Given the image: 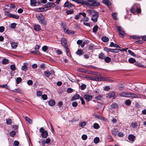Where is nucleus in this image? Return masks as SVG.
<instances>
[{
    "instance_id": "61",
    "label": "nucleus",
    "mask_w": 146,
    "mask_h": 146,
    "mask_svg": "<svg viewBox=\"0 0 146 146\" xmlns=\"http://www.w3.org/2000/svg\"><path fill=\"white\" fill-rule=\"evenodd\" d=\"M82 139L84 140H86L87 139V136L86 135H83L82 137Z\"/></svg>"
},
{
    "instance_id": "1",
    "label": "nucleus",
    "mask_w": 146,
    "mask_h": 146,
    "mask_svg": "<svg viewBox=\"0 0 146 146\" xmlns=\"http://www.w3.org/2000/svg\"><path fill=\"white\" fill-rule=\"evenodd\" d=\"M86 12L88 13L89 16L92 15L91 19L94 22H96L98 20V18L99 17V13L94 10L88 9L86 10Z\"/></svg>"
},
{
    "instance_id": "40",
    "label": "nucleus",
    "mask_w": 146,
    "mask_h": 146,
    "mask_svg": "<svg viewBox=\"0 0 146 146\" xmlns=\"http://www.w3.org/2000/svg\"><path fill=\"white\" fill-rule=\"evenodd\" d=\"M90 80H97L98 78L96 77H89L88 78Z\"/></svg>"
},
{
    "instance_id": "22",
    "label": "nucleus",
    "mask_w": 146,
    "mask_h": 146,
    "mask_svg": "<svg viewBox=\"0 0 146 146\" xmlns=\"http://www.w3.org/2000/svg\"><path fill=\"white\" fill-rule=\"evenodd\" d=\"M34 29L36 31H37L40 29V26L38 25H35L34 26Z\"/></svg>"
},
{
    "instance_id": "25",
    "label": "nucleus",
    "mask_w": 146,
    "mask_h": 146,
    "mask_svg": "<svg viewBox=\"0 0 146 146\" xmlns=\"http://www.w3.org/2000/svg\"><path fill=\"white\" fill-rule=\"evenodd\" d=\"M38 9L40 12H43L46 11L48 9H47V7H46L39 8Z\"/></svg>"
},
{
    "instance_id": "3",
    "label": "nucleus",
    "mask_w": 146,
    "mask_h": 146,
    "mask_svg": "<svg viewBox=\"0 0 146 146\" xmlns=\"http://www.w3.org/2000/svg\"><path fill=\"white\" fill-rule=\"evenodd\" d=\"M36 18L41 24L45 25L46 24V21L45 20L44 17L42 15L37 14L36 15Z\"/></svg>"
},
{
    "instance_id": "53",
    "label": "nucleus",
    "mask_w": 146,
    "mask_h": 146,
    "mask_svg": "<svg viewBox=\"0 0 146 146\" xmlns=\"http://www.w3.org/2000/svg\"><path fill=\"white\" fill-rule=\"evenodd\" d=\"M131 101L129 100H127L125 101V104L127 105H129L131 104Z\"/></svg>"
},
{
    "instance_id": "23",
    "label": "nucleus",
    "mask_w": 146,
    "mask_h": 146,
    "mask_svg": "<svg viewBox=\"0 0 146 146\" xmlns=\"http://www.w3.org/2000/svg\"><path fill=\"white\" fill-rule=\"evenodd\" d=\"M83 51L81 49H78L76 52V54L80 56L83 54Z\"/></svg>"
},
{
    "instance_id": "44",
    "label": "nucleus",
    "mask_w": 146,
    "mask_h": 146,
    "mask_svg": "<svg viewBox=\"0 0 146 146\" xmlns=\"http://www.w3.org/2000/svg\"><path fill=\"white\" fill-rule=\"evenodd\" d=\"M75 1L78 4L81 3L83 4L84 3V1L82 0H76Z\"/></svg>"
},
{
    "instance_id": "49",
    "label": "nucleus",
    "mask_w": 146,
    "mask_h": 146,
    "mask_svg": "<svg viewBox=\"0 0 146 146\" xmlns=\"http://www.w3.org/2000/svg\"><path fill=\"white\" fill-rule=\"evenodd\" d=\"M42 49L43 51L45 52L48 49V47L46 46H44L42 47Z\"/></svg>"
},
{
    "instance_id": "26",
    "label": "nucleus",
    "mask_w": 146,
    "mask_h": 146,
    "mask_svg": "<svg viewBox=\"0 0 146 146\" xmlns=\"http://www.w3.org/2000/svg\"><path fill=\"white\" fill-rule=\"evenodd\" d=\"M62 26L64 32H65L66 31V30L68 29H67L68 28L66 24L62 23Z\"/></svg>"
},
{
    "instance_id": "6",
    "label": "nucleus",
    "mask_w": 146,
    "mask_h": 146,
    "mask_svg": "<svg viewBox=\"0 0 146 146\" xmlns=\"http://www.w3.org/2000/svg\"><path fill=\"white\" fill-rule=\"evenodd\" d=\"M117 31L119 33V36L121 37H123L124 35L125 34L124 31H123V29L121 28L120 26H118L117 28Z\"/></svg>"
},
{
    "instance_id": "31",
    "label": "nucleus",
    "mask_w": 146,
    "mask_h": 146,
    "mask_svg": "<svg viewBox=\"0 0 146 146\" xmlns=\"http://www.w3.org/2000/svg\"><path fill=\"white\" fill-rule=\"evenodd\" d=\"M25 119L30 124H31L32 122V120L28 117L26 116L25 117Z\"/></svg>"
},
{
    "instance_id": "9",
    "label": "nucleus",
    "mask_w": 146,
    "mask_h": 146,
    "mask_svg": "<svg viewBox=\"0 0 146 146\" xmlns=\"http://www.w3.org/2000/svg\"><path fill=\"white\" fill-rule=\"evenodd\" d=\"M46 7H47V9L48 8H50L51 7H54L55 6V4L53 3L48 2L45 5Z\"/></svg>"
},
{
    "instance_id": "8",
    "label": "nucleus",
    "mask_w": 146,
    "mask_h": 146,
    "mask_svg": "<svg viewBox=\"0 0 146 146\" xmlns=\"http://www.w3.org/2000/svg\"><path fill=\"white\" fill-rule=\"evenodd\" d=\"M115 95V92H110L109 94H107L106 96V97L109 98H113V99H114L115 98L114 97Z\"/></svg>"
},
{
    "instance_id": "55",
    "label": "nucleus",
    "mask_w": 146,
    "mask_h": 146,
    "mask_svg": "<svg viewBox=\"0 0 146 146\" xmlns=\"http://www.w3.org/2000/svg\"><path fill=\"white\" fill-rule=\"evenodd\" d=\"M73 13V11L72 10H67L66 11V13L68 14H72Z\"/></svg>"
},
{
    "instance_id": "5",
    "label": "nucleus",
    "mask_w": 146,
    "mask_h": 146,
    "mask_svg": "<svg viewBox=\"0 0 146 146\" xmlns=\"http://www.w3.org/2000/svg\"><path fill=\"white\" fill-rule=\"evenodd\" d=\"M128 97L134 98H140L141 97V95L137 94L134 93L128 92Z\"/></svg>"
},
{
    "instance_id": "19",
    "label": "nucleus",
    "mask_w": 146,
    "mask_h": 146,
    "mask_svg": "<svg viewBox=\"0 0 146 146\" xmlns=\"http://www.w3.org/2000/svg\"><path fill=\"white\" fill-rule=\"evenodd\" d=\"M55 101L53 100H51L48 102V104L51 106H53L55 105Z\"/></svg>"
},
{
    "instance_id": "60",
    "label": "nucleus",
    "mask_w": 146,
    "mask_h": 146,
    "mask_svg": "<svg viewBox=\"0 0 146 146\" xmlns=\"http://www.w3.org/2000/svg\"><path fill=\"white\" fill-rule=\"evenodd\" d=\"M10 14H10L9 13L8 11H5L4 13L5 15L6 16H7V17H9V15H10Z\"/></svg>"
},
{
    "instance_id": "45",
    "label": "nucleus",
    "mask_w": 146,
    "mask_h": 146,
    "mask_svg": "<svg viewBox=\"0 0 146 146\" xmlns=\"http://www.w3.org/2000/svg\"><path fill=\"white\" fill-rule=\"evenodd\" d=\"M8 60L7 59H4L2 61V63L3 64H6L8 63Z\"/></svg>"
},
{
    "instance_id": "50",
    "label": "nucleus",
    "mask_w": 146,
    "mask_h": 146,
    "mask_svg": "<svg viewBox=\"0 0 146 146\" xmlns=\"http://www.w3.org/2000/svg\"><path fill=\"white\" fill-rule=\"evenodd\" d=\"M15 132L14 131H13L10 132V135L12 137H13L15 134Z\"/></svg>"
},
{
    "instance_id": "7",
    "label": "nucleus",
    "mask_w": 146,
    "mask_h": 146,
    "mask_svg": "<svg viewBox=\"0 0 146 146\" xmlns=\"http://www.w3.org/2000/svg\"><path fill=\"white\" fill-rule=\"evenodd\" d=\"M84 97L87 102H89L90 100H91L93 98L92 96L88 94L85 95Z\"/></svg>"
},
{
    "instance_id": "59",
    "label": "nucleus",
    "mask_w": 146,
    "mask_h": 146,
    "mask_svg": "<svg viewBox=\"0 0 146 146\" xmlns=\"http://www.w3.org/2000/svg\"><path fill=\"white\" fill-rule=\"evenodd\" d=\"M16 25V24L15 23H12L10 27L11 28H13V29H14Z\"/></svg>"
},
{
    "instance_id": "42",
    "label": "nucleus",
    "mask_w": 146,
    "mask_h": 146,
    "mask_svg": "<svg viewBox=\"0 0 146 146\" xmlns=\"http://www.w3.org/2000/svg\"><path fill=\"white\" fill-rule=\"evenodd\" d=\"M128 52L132 56H135L136 55L131 50H128Z\"/></svg>"
},
{
    "instance_id": "20",
    "label": "nucleus",
    "mask_w": 146,
    "mask_h": 146,
    "mask_svg": "<svg viewBox=\"0 0 146 146\" xmlns=\"http://www.w3.org/2000/svg\"><path fill=\"white\" fill-rule=\"evenodd\" d=\"M44 76L46 77H48L50 75V72L47 70L44 72Z\"/></svg>"
},
{
    "instance_id": "21",
    "label": "nucleus",
    "mask_w": 146,
    "mask_h": 146,
    "mask_svg": "<svg viewBox=\"0 0 146 146\" xmlns=\"http://www.w3.org/2000/svg\"><path fill=\"white\" fill-rule=\"evenodd\" d=\"M9 17H12L13 18L15 19H18L19 17V16L17 15H16L13 14H11L10 15H9Z\"/></svg>"
},
{
    "instance_id": "11",
    "label": "nucleus",
    "mask_w": 146,
    "mask_h": 146,
    "mask_svg": "<svg viewBox=\"0 0 146 146\" xmlns=\"http://www.w3.org/2000/svg\"><path fill=\"white\" fill-rule=\"evenodd\" d=\"M80 98V95L78 94H76L71 98L70 101H72L73 100L79 99Z\"/></svg>"
},
{
    "instance_id": "10",
    "label": "nucleus",
    "mask_w": 146,
    "mask_h": 146,
    "mask_svg": "<svg viewBox=\"0 0 146 146\" xmlns=\"http://www.w3.org/2000/svg\"><path fill=\"white\" fill-rule=\"evenodd\" d=\"M61 43L64 47H67V44L65 38H62L61 40Z\"/></svg>"
},
{
    "instance_id": "38",
    "label": "nucleus",
    "mask_w": 146,
    "mask_h": 146,
    "mask_svg": "<svg viewBox=\"0 0 146 146\" xmlns=\"http://www.w3.org/2000/svg\"><path fill=\"white\" fill-rule=\"evenodd\" d=\"M105 61L107 63L110 62L111 60V59L110 58L108 57H107L105 58Z\"/></svg>"
},
{
    "instance_id": "16",
    "label": "nucleus",
    "mask_w": 146,
    "mask_h": 146,
    "mask_svg": "<svg viewBox=\"0 0 146 146\" xmlns=\"http://www.w3.org/2000/svg\"><path fill=\"white\" fill-rule=\"evenodd\" d=\"M31 5L32 6H36L37 3V1L36 0H31Z\"/></svg>"
},
{
    "instance_id": "34",
    "label": "nucleus",
    "mask_w": 146,
    "mask_h": 146,
    "mask_svg": "<svg viewBox=\"0 0 146 146\" xmlns=\"http://www.w3.org/2000/svg\"><path fill=\"white\" fill-rule=\"evenodd\" d=\"M100 141V139L98 137H96L94 139V142L96 143L97 144Z\"/></svg>"
},
{
    "instance_id": "46",
    "label": "nucleus",
    "mask_w": 146,
    "mask_h": 146,
    "mask_svg": "<svg viewBox=\"0 0 146 146\" xmlns=\"http://www.w3.org/2000/svg\"><path fill=\"white\" fill-rule=\"evenodd\" d=\"M89 48L90 50L94 49L95 48V46L94 44H91L89 45Z\"/></svg>"
},
{
    "instance_id": "37",
    "label": "nucleus",
    "mask_w": 146,
    "mask_h": 146,
    "mask_svg": "<svg viewBox=\"0 0 146 146\" xmlns=\"http://www.w3.org/2000/svg\"><path fill=\"white\" fill-rule=\"evenodd\" d=\"M6 122L7 125H11L12 123V121L11 119L9 118L6 119Z\"/></svg>"
},
{
    "instance_id": "24",
    "label": "nucleus",
    "mask_w": 146,
    "mask_h": 146,
    "mask_svg": "<svg viewBox=\"0 0 146 146\" xmlns=\"http://www.w3.org/2000/svg\"><path fill=\"white\" fill-rule=\"evenodd\" d=\"M102 40L104 42H107L109 41V39L107 37L105 36L102 37Z\"/></svg>"
},
{
    "instance_id": "47",
    "label": "nucleus",
    "mask_w": 146,
    "mask_h": 146,
    "mask_svg": "<svg viewBox=\"0 0 146 146\" xmlns=\"http://www.w3.org/2000/svg\"><path fill=\"white\" fill-rule=\"evenodd\" d=\"M78 105V103L77 102H74L72 103V106L74 107H76Z\"/></svg>"
},
{
    "instance_id": "14",
    "label": "nucleus",
    "mask_w": 146,
    "mask_h": 146,
    "mask_svg": "<svg viewBox=\"0 0 146 146\" xmlns=\"http://www.w3.org/2000/svg\"><path fill=\"white\" fill-rule=\"evenodd\" d=\"M113 135L116 136L117 135L118 131L117 129H114L111 131Z\"/></svg>"
},
{
    "instance_id": "48",
    "label": "nucleus",
    "mask_w": 146,
    "mask_h": 146,
    "mask_svg": "<svg viewBox=\"0 0 146 146\" xmlns=\"http://www.w3.org/2000/svg\"><path fill=\"white\" fill-rule=\"evenodd\" d=\"M11 69L12 70V71H14L15 70L16 67L15 65H11L10 66Z\"/></svg>"
},
{
    "instance_id": "27",
    "label": "nucleus",
    "mask_w": 146,
    "mask_h": 146,
    "mask_svg": "<svg viewBox=\"0 0 146 146\" xmlns=\"http://www.w3.org/2000/svg\"><path fill=\"white\" fill-rule=\"evenodd\" d=\"M128 62L130 63H133L136 62V60L135 59L131 58L129 59Z\"/></svg>"
},
{
    "instance_id": "30",
    "label": "nucleus",
    "mask_w": 146,
    "mask_h": 146,
    "mask_svg": "<svg viewBox=\"0 0 146 146\" xmlns=\"http://www.w3.org/2000/svg\"><path fill=\"white\" fill-rule=\"evenodd\" d=\"M86 123L85 121H82L79 123V126L80 127H83L86 124Z\"/></svg>"
},
{
    "instance_id": "2",
    "label": "nucleus",
    "mask_w": 146,
    "mask_h": 146,
    "mask_svg": "<svg viewBox=\"0 0 146 146\" xmlns=\"http://www.w3.org/2000/svg\"><path fill=\"white\" fill-rule=\"evenodd\" d=\"M88 2H86L85 4L88 7L93 9L95 7H98L100 5V3L99 2L93 0H88Z\"/></svg>"
},
{
    "instance_id": "35",
    "label": "nucleus",
    "mask_w": 146,
    "mask_h": 146,
    "mask_svg": "<svg viewBox=\"0 0 146 146\" xmlns=\"http://www.w3.org/2000/svg\"><path fill=\"white\" fill-rule=\"evenodd\" d=\"M98 27L97 26H95L93 28L92 30L94 33H96L98 30Z\"/></svg>"
},
{
    "instance_id": "57",
    "label": "nucleus",
    "mask_w": 146,
    "mask_h": 146,
    "mask_svg": "<svg viewBox=\"0 0 146 146\" xmlns=\"http://www.w3.org/2000/svg\"><path fill=\"white\" fill-rule=\"evenodd\" d=\"M42 99L44 100H46L47 98V96L46 95L44 94L42 95Z\"/></svg>"
},
{
    "instance_id": "41",
    "label": "nucleus",
    "mask_w": 146,
    "mask_h": 146,
    "mask_svg": "<svg viewBox=\"0 0 146 146\" xmlns=\"http://www.w3.org/2000/svg\"><path fill=\"white\" fill-rule=\"evenodd\" d=\"M112 16L113 17V18L115 20H117V14L115 13H113L112 14Z\"/></svg>"
},
{
    "instance_id": "56",
    "label": "nucleus",
    "mask_w": 146,
    "mask_h": 146,
    "mask_svg": "<svg viewBox=\"0 0 146 146\" xmlns=\"http://www.w3.org/2000/svg\"><path fill=\"white\" fill-rule=\"evenodd\" d=\"M42 94V92L40 91H38L37 92L36 95L38 96H41V95Z\"/></svg>"
},
{
    "instance_id": "36",
    "label": "nucleus",
    "mask_w": 146,
    "mask_h": 146,
    "mask_svg": "<svg viewBox=\"0 0 146 146\" xmlns=\"http://www.w3.org/2000/svg\"><path fill=\"white\" fill-rule=\"evenodd\" d=\"M93 127L95 129H98L100 127V126L98 124L95 123L93 125Z\"/></svg>"
},
{
    "instance_id": "28",
    "label": "nucleus",
    "mask_w": 146,
    "mask_h": 146,
    "mask_svg": "<svg viewBox=\"0 0 146 146\" xmlns=\"http://www.w3.org/2000/svg\"><path fill=\"white\" fill-rule=\"evenodd\" d=\"M65 33H67L68 34H71V35H73L74 34V32L73 31L69 30L68 29H67L66 30V31L65 32Z\"/></svg>"
},
{
    "instance_id": "4",
    "label": "nucleus",
    "mask_w": 146,
    "mask_h": 146,
    "mask_svg": "<svg viewBox=\"0 0 146 146\" xmlns=\"http://www.w3.org/2000/svg\"><path fill=\"white\" fill-rule=\"evenodd\" d=\"M39 131L41 133L42 137L43 138H46L48 135V133L47 131L44 130L43 127H41L39 129Z\"/></svg>"
},
{
    "instance_id": "15",
    "label": "nucleus",
    "mask_w": 146,
    "mask_h": 146,
    "mask_svg": "<svg viewBox=\"0 0 146 146\" xmlns=\"http://www.w3.org/2000/svg\"><path fill=\"white\" fill-rule=\"evenodd\" d=\"M104 3L107 6L110 5L111 3L109 0H103Z\"/></svg>"
},
{
    "instance_id": "62",
    "label": "nucleus",
    "mask_w": 146,
    "mask_h": 146,
    "mask_svg": "<svg viewBox=\"0 0 146 146\" xmlns=\"http://www.w3.org/2000/svg\"><path fill=\"white\" fill-rule=\"evenodd\" d=\"M86 85L84 84L82 85L81 86V87H80L81 89L82 90H84L86 88Z\"/></svg>"
},
{
    "instance_id": "54",
    "label": "nucleus",
    "mask_w": 146,
    "mask_h": 146,
    "mask_svg": "<svg viewBox=\"0 0 146 146\" xmlns=\"http://www.w3.org/2000/svg\"><path fill=\"white\" fill-rule=\"evenodd\" d=\"M27 69V67L26 65H24L22 67V70L24 71H26Z\"/></svg>"
},
{
    "instance_id": "43",
    "label": "nucleus",
    "mask_w": 146,
    "mask_h": 146,
    "mask_svg": "<svg viewBox=\"0 0 146 146\" xmlns=\"http://www.w3.org/2000/svg\"><path fill=\"white\" fill-rule=\"evenodd\" d=\"M44 140L45 141L46 144H49L50 143L51 141L50 139L49 138H48L46 139H44Z\"/></svg>"
},
{
    "instance_id": "29",
    "label": "nucleus",
    "mask_w": 146,
    "mask_h": 146,
    "mask_svg": "<svg viewBox=\"0 0 146 146\" xmlns=\"http://www.w3.org/2000/svg\"><path fill=\"white\" fill-rule=\"evenodd\" d=\"M105 55L102 53H101L99 55V58L100 59H104L105 58Z\"/></svg>"
},
{
    "instance_id": "18",
    "label": "nucleus",
    "mask_w": 146,
    "mask_h": 146,
    "mask_svg": "<svg viewBox=\"0 0 146 146\" xmlns=\"http://www.w3.org/2000/svg\"><path fill=\"white\" fill-rule=\"evenodd\" d=\"M128 92H123L121 93L120 94V95L121 96L128 97Z\"/></svg>"
},
{
    "instance_id": "58",
    "label": "nucleus",
    "mask_w": 146,
    "mask_h": 146,
    "mask_svg": "<svg viewBox=\"0 0 146 146\" xmlns=\"http://www.w3.org/2000/svg\"><path fill=\"white\" fill-rule=\"evenodd\" d=\"M135 64L136 65H137V66H138L140 67H144V65H143L139 63H135Z\"/></svg>"
},
{
    "instance_id": "17",
    "label": "nucleus",
    "mask_w": 146,
    "mask_h": 146,
    "mask_svg": "<svg viewBox=\"0 0 146 146\" xmlns=\"http://www.w3.org/2000/svg\"><path fill=\"white\" fill-rule=\"evenodd\" d=\"M11 46L13 49L16 48L17 46V44L15 42H13L11 43Z\"/></svg>"
},
{
    "instance_id": "39",
    "label": "nucleus",
    "mask_w": 146,
    "mask_h": 146,
    "mask_svg": "<svg viewBox=\"0 0 146 146\" xmlns=\"http://www.w3.org/2000/svg\"><path fill=\"white\" fill-rule=\"evenodd\" d=\"M111 107L112 108H118L117 105L115 103H113L111 105Z\"/></svg>"
},
{
    "instance_id": "12",
    "label": "nucleus",
    "mask_w": 146,
    "mask_h": 146,
    "mask_svg": "<svg viewBox=\"0 0 146 146\" xmlns=\"http://www.w3.org/2000/svg\"><path fill=\"white\" fill-rule=\"evenodd\" d=\"M135 138V136L133 135H129L128 139L131 142H133Z\"/></svg>"
},
{
    "instance_id": "63",
    "label": "nucleus",
    "mask_w": 146,
    "mask_h": 146,
    "mask_svg": "<svg viewBox=\"0 0 146 146\" xmlns=\"http://www.w3.org/2000/svg\"><path fill=\"white\" fill-rule=\"evenodd\" d=\"M14 144L15 146H18L19 145V143L18 141H15L14 142Z\"/></svg>"
},
{
    "instance_id": "64",
    "label": "nucleus",
    "mask_w": 146,
    "mask_h": 146,
    "mask_svg": "<svg viewBox=\"0 0 146 146\" xmlns=\"http://www.w3.org/2000/svg\"><path fill=\"white\" fill-rule=\"evenodd\" d=\"M110 89L109 86H106L104 88V90L106 91H109Z\"/></svg>"
},
{
    "instance_id": "33",
    "label": "nucleus",
    "mask_w": 146,
    "mask_h": 146,
    "mask_svg": "<svg viewBox=\"0 0 146 146\" xmlns=\"http://www.w3.org/2000/svg\"><path fill=\"white\" fill-rule=\"evenodd\" d=\"M131 127L133 128H136L138 126V123L137 122L132 123L131 124Z\"/></svg>"
},
{
    "instance_id": "32",
    "label": "nucleus",
    "mask_w": 146,
    "mask_h": 146,
    "mask_svg": "<svg viewBox=\"0 0 146 146\" xmlns=\"http://www.w3.org/2000/svg\"><path fill=\"white\" fill-rule=\"evenodd\" d=\"M95 117L98 118V119L101 120H104V117H103L99 115H95Z\"/></svg>"
},
{
    "instance_id": "51",
    "label": "nucleus",
    "mask_w": 146,
    "mask_h": 146,
    "mask_svg": "<svg viewBox=\"0 0 146 146\" xmlns=\"http://www.w3.org/2000/svg\"><path fill=\"white\" fill-rule=\"evenodd\" d=\"M22 79L21 78L19 77L17 78L16 79V83L17 84H19L21 82Z\"/></svg>"
},
{
    "instance_id": "52",
    "label": "nucleus",
    "mask_w": 146,
    "mask_h": 146,
    "mask_svg": "<svg viewBox=\"0 0 146 146\" xmlns=\"http://www.w3.org/2000/svg\"><path fill=\"white\" fill-rule=\"evenodd\" d=\"M56 52L58 54H61L62 52L60 49H58L56 50Z\"/></svg>"
},
{
    "instance_id": "13",
    "label": "nucleus",
    "mask_w": 146,
    "mask_h": 146,
    "mask_svg": "<svg viewBox=\"0 0 146 146\" xmlns=\"http://www.w3.org/2000/svg\"><path fill=\"white\" fill-rule=\"evenodd\" d=\"M73 6V4L68 1H66L64 5L65 7H72Z\"/></svg>"
}]
</instances>
